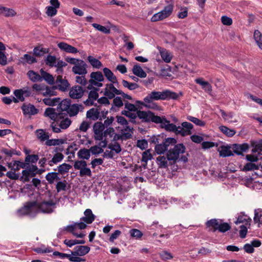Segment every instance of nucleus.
<instances>
[{
    "instance_id": "1",
    "label": "nucleus",
    "mask_w": 262,
    "mask_h": 262,
    "mask_svg": "<svg viewBox=\"0 0 262 262\" xmlns=\"http://www.w3.org/2000/svg\"><path fill=\"white\" fill-rule=\"evenodd\" d=\"M178 98V95L176 93L166 90L162 92L152 91L144 98V100L147 102H149L150 105L153 104L152 109L158 110L159 106L154 102V101L169 99H177Z\"/></svg>"
},
{
    "instance_id": "2",
    "label": "nucleus",
    "mask_w": 262,
    "mask_h": 262,
    "mask_svg": "<svg viewBox=\"0 0 262 262\" xmlns=\"http://www.w3.org/2000/svg\"><path fill=\"white\" fill-rule=\"evenodd\" d=\"M206 225L209 231L215 232L217 230L220 232L224 233L231 229L230 225L219 219H211L208 221Z\"/></svg>"
},
{
    "instance_id": "3",
    "label": "nucleus",
    "mask_w": 262,
    "mask_h": 262,
    "mask_svg": "<svg viewBox=\"0 0 262 262\" xmlns=\"http://www.w3.org/2000/svg\"><path fill=\"white\" fill-rule=\"evenodd\" d=\"M71 123V120L68 117H64L62 114L59 115L58 120L56 122L51 123V127L53 132L59 133L61 132L62 130L67 129Z\"/></svg>"
},
{
    "instance_id": "4",
    "label": "nucleus",
    "mask_w": 262,
    "mask_h": 262,
    "mask_svg": "<svg viewBox=\"0 0 262 262\" xmlns=\"http://www.w3.org/2000/svg\"><path fill=\"white\" fill-rule=\"evenodd\" d=\"M185 151V147L183 144H178L174 147L169 150L166 155L169 159V163H175L179 159L180 154H183Z\"/></svg>"
},
{
    "instance_id": "5",
    "label": "nucleus",
    "mask_w": 262,
    "mask_h": 262,
    "mask_svg": "<svg viewBox=\"0 0 262 262\" xmlns=\"http://www.w3.org/2000/svg\"><path fill=\"white\" fill-rule=\"evenodd\" d=\"M104 80L103 74L101 72H93L90 74V79L89 80L88 90L93 88H99L103 86L102 82Z\"/></svg>"
},
{
    "instance_id": "6",
    "label": "nucleus",
    "mask_w": 262,
    "mask_h": 262,
    "mask_svg": "<svg viewBox=\"0 0 262 262\" xmlns=\"http://www.w3.org/2000/svg\"><path fill=\"white\" fill-rule=\"evenodd\" d=\"M46 65L49 66L50 67H56L57 68L56 72L60 74L63 72L62 68L67 66V64L63 61L60 60L55 56L49 55L45 60Z\"/></svg>"
},
{
    "instance_id": "7",
    "label": "nucleus",
    "mask_w": 262,
    "mask_h": 262,
    "mask_svg": "<svg viewBox=\"0 0 262 262\" xmlns=\"http://www.w3.org/2000/svg\"><path fill=\"white\" fill-rule=\"evenodd\" d=\"M173 10V6L169 4L165 6L161 11L155 14L151 18L152 22H156L164 20L172 14Z\"/></svg>"
},
{
    "instance_id": "8",
    "label": "nucleus",
    "mask_w": 262,
    "mask_h": 262,
    "mask_svg": "<svg viewBox=\"0 0 262 262\" xmlns=\"http://www.w3.org/2000/svg\"><path fill=\"white\" fill-rule=\"evenodd\" d=\"M74 168L75 170H79V176L81 177L92 176L91 170L87 167L86 162L84 160L75 161Z\"/></svg>"
},
{
    "instance_id": "9",
    "label": "nucleus",
    "mask_w": 262,
    "mask_h": 262,
    "mask_svg": "<svg viewBox=\"0 0 262 262\" xmlns=\"http://www.w3.org/2000/svg\"><path fill=\"white\" fill-rule=\"evenodd\" d=\"M137 116L142 122L148 123L152 122H158L160 118L158 116H156L155 114L150 111H144L139 110L137 111Z\"/></svg>"
},
{
    "instance_id": "10",
    "label": "nucleus",
    "mask_w": 262,
    "mask_h": 262,
    "mask_svg": "<svg viewBox=\"0 0 262 262\" xmlns=\"http://www.w3.org/2000/svg\"><path fill=\"white\" fill-rule=\"evenodd\" d=\"M37 212L44 213H50L52 212L55 208V203L53 201H44L41 203H37Z\"/></svg>"
},
{
    "instance_id": "11",
    "label": "nucleus",
    "mask_w": 262,
    "mask_h": 262,
    "mask_svg": "<svg viewBox=\"0 0 262 262\" xmlns=\"http://www.w3.org/2000/svg\"><path fill=\"white\" fill-rule=\"evenodd\" d=\"M104 125L101 122H97L93 126L94 138L95 140L103 141L104 139Z\"/></svg>"
},
{
    "instance_id": "12",
    "label": "nucleus",
    "mask_w": 262,
    "mask_h": 262,
    "mask_svg": "<svg viewBox=\"0 0 262 262\" xmlns=\"http://www.w3.org/2000/svg\"><path fill=\"white\" fill-rule=\"evenodd\" d=\"M114 84L113 83L106 84L103 92V95L110 99L114 98L116 95L122 94V91L116 89Z\"/></svg>"
},
{
    "instance_id": "13",
    "label": "nucleus",
    "mask_w": 262,
    "mask_h": 262,
    "mask_svg": "<svg viewBox=\"0 0 262 262\" xmlns=\"http://www.w3.org/2000/svg\"><path fill=\"white\" fill-rule=\"evenodd\" d=\"M181 125L182 126H177L176 134L180 135L183 137L192 134V129L193 126L191 123L188 122H183Z\"/></svg>"
},
{
    "instance_id": "14",
    "label": "nucleus",
    "mask_w": 262,
    "mask_h": 262,
    "mask_svg": "<svg viewBox=\"0 0 262 262\" xmlns=\"http://www.w3.org/2000/svg\"><path fill=\"white\" fill-rule=\"evenodd\" d=\"M87 64L82 60H80L76 65L74 66L72 69V72L75 74L85 75L87 73Z\"/></svg>"
},
{
    "instance_id": "15",
    "label": "nucleus",
    "mask_w": 262,
    "mask_h": 262,
    "mask_svg": "<svg viewBox=\"0 0 262 262\" xmlns=\"http://www.w3.org/2000/svg\"><path fill=\"white\" fill-rule=\"evenodd\" d=\"M90 90V91L88 95V98L83 102L85 105L88 106L93 105L94 102L98 99L99 97L98 88H93L92 89Z\"/></svg>"
},
{
    "instance_id": "16",
    "label": "nucleus",
    "mask_w": 262,
    "mask_h": 262,
    "mask_svg": "<svg viewBox=\"0 0 262 262\" xmlns=\"http://www.w3.org/2000/svg\"><path fill=\"white\" fill-rule=\"evenodd\" d=\"M158 118H160L159 121L155 122V123H160L162 128H164L167 131L173 132L176 133L177 129V126L176 125L170 123V121L167 120L164 117L162 118L158 116Z\"/></svg>"
},
{
    "instance_id": "17",
    "label": "nucleus",
    "mask_w": 262,
    "mask_h": 262,
    "mask_svg": "<svg viewBox=\"0 0 262 262\" xmlns=\"http://www.w3.org/2000/svg\"><path fill=\"white\" fill-rule=\"evenodd\" d=\"M84 93V90L83 88L79 85H75L70 89L69 96L72 99H78L83 96Z\"/></svg>"
},
{
    "instance_id": "18",
    "label": "nucleus",
    "mask_w": 262,
    "mask_h": 262,
    "mask_svg": "<svg viewBox=\"0 0 262 262\" xmlns=\"http://www.w3.org/2000/svg\"><path fill=\"white\" fill-rule=\"evenodd\" d=\"M37 206H36V202H33L27 203L21 208V211L24 214L33 216L37 213Z\"/></svg>"
},
{
    "instance_id": "19",
    "label": "nucleus",
    "mask_w": 262,
    "mask_h": 262,
    "mask_svg": "<svg viewBox=\"0 0 262 262\" xmlns=\"http://www.w3.org/2000/svg\"><path fill=\"white\" fill-rule=\"evenodd\" d=\"M55 84L56 86H55V87L62 92L66 91L70 86V84L68 80L63 78L60 75L57 77L55 80Z\"/></svg>"
},
{
    "instance_id": "20",
    "label": "nucleus",
    "mask_w": 262,
    "mask_h": 262,
    "mask_svg": "<svg viewBox=\"0 0 262 262\" xmlns=\"http://www.w3.org/2000/svg\"><path fill=\"white\" fill-rule=\"evenodd\" d=\"M21 109L25 115H35L38 113V110L30 103L23 104Z\"/></svg>"
},
{
    "instance_id": "21",
    "label": "nucleus",
    "mask_w": 262,
    "mask_h": 262,
    "mask_svg": "<svg viewBox=\"0 0 262 262\" xmlns=\"http://www.w3.org/2000/svg\"><path fill=\"white\" fill-rule=\"evenodd\" d=\"M249 148V146L247 143L234 144L232 146V152L238 155H243V153L247 151Z\"/></svg>"
},
{
    "instance_id": "22",
    "label": "nucleus",
    "mask_w": 262,
    "mask_h": 262,
    "mask_svg": "<svg viewBox=\"0 0 262 262\" xmlns=\"http://www.w3.org/2000/svg\"><path fill=\"white\" fill-rule=\"evenodd\" d=\"M83 106L80 104H71L67 113L70 117H75L77 115L79 112L83 111Z\"/></svg>"
},
{
    "instance_id": "23",
    "label": "nucleus",
    "mask_w": 262,
    "mask_h": 262,
    "mask_svg": "<svg viewBox=\"0 0 262 262\" xmlns=\"http://www.w3.org/2000/svg\"><path fill=\"white\" fill-rule=\"evenodd\" d=\"M90 251V248L87 246H77L74 248L72 255L82 256L88 254Z\"/></svg>"
},
{
    "instance_id": "24",
    "label": "nucleus",
    "mask_w": 262,
    "mask_h": 262,
    "mask_svg": "<svg viewBox=\"0 0 262 262\" xmlns=\"http://www.w3.org/2000/svg\"><path fill=\"white\" fill-rule=\"evenodd\" d=\"M57 46L61 50L67 53L76 54L78 52L77 48L64 42L58 43Z\"/></svg>"
},
{
    "instance_id": "25",
    "label": "nucleus",
    "mask_w": 262,
    "mask_h": 262,
    "mask_svg": "<svg viewBox=\"0 0 262 262\" xmlns=\"http://www.w3.org/2000/svg\"><path fill=\"white\" fill-rule=\"evenodd\" d=\"M107 144V141L104 139L99 143V146L95 145L92 146L90 148V151L93 155H98L103 152L102 148L105 147Z\"/></svg>"
},
{
    "instance_id": "26",
    "label": "nucleus",
    "mask_w": 262,
    "mask_h": 262,
    "mask_svg": "<svg viewBox=\"0 0 262 262\" xmlns=\"http://www.w3.org/2000/svg\"><path fill=\"white\" fill-rule=\"evenodd\" d=\"M195 82L200 84L202 88L207 93H211L212 91V88L211 84L207 81H205L203 78L200 77L195 79Z\"/></svg>"
},
{
    "instance_id": "27",
    "label": "nucleus",
    "mask_w": 262,
    "mask_h": 262,
    "mask_svg": "<svg viewBox=\"0 0 262 262\" xmlns=\"http://www.w3.org/2000/svg\"><path fill=\"white\" fill-rule=\"evenodd\" d=\"M232 147L229 145H223L221 146L218 148V151L219 152L220 156L222 157H229L233 156L232 150H231Z\"/></svg>"
},
{
    "instance_id": "28",
    "label": "nucleus",
    "mask_w": 262,
    "mask_h": 262,
    "mask_svg": "<svg viewBox=\"0 0 262 262\" xmlns=\"http://www.w3.org/2000/svg\"><path fill=\"white\" fill-rule=\"evenodd\" d=\"M84 216L81 218V220L86 224H91L95 220V216L90 209H86L84 212Z\"/></svg>"
},
{
    "instance_id": "29",
    "label": "nucleus",
    "mask_w": 262,
    "mask_h": 262,
    "mask_svg": "<svg viewBox=\"0 0 262 262\" xmlns=\"http://www.w3.org/2000/svg\"><path fill=\"white\" fill-rule=\"evenodd\" d=\"M103 72L104 76L109 81L114 84L118 83L116 76L109 69L104 68L103 69Z\"/></svg>"
},
{
    "instance_id": "30",
    "label": "nucleus",
    "mask_w": 262,
    "mask_h": 262,
    "mask_svg": "<svg viewBox=\"0 0 262 262\" xmlns=\"http://www.w3.org/2000/svg\"><path fill=\"white\" fill-rule=\"evenodd\" d=\"M169 159L168 156H159L156 159L157 164L159 168H166L168 166Z\"/></svg>"
},
{
    "instance_id": "31",
    "label": "nucleus",
    "mask_w": 262,
    "mask_h": 262,
    "mask_svg": "<svg viewBox=\"0 0 262 262\" xmlns=\"http://www.w3.org/2000/svg\"><path fill=\"white\" fill-rule=\"evenodd\" d=\"M152 141L155 144H156L155 147V150L157 154H163L167 150V148L163 142L162 143H159L157 138L154 139Z\"/></svg>"
},
{
    "instance_id": "32",
    "label": "nucleus",
    "mask_w": 262,
    "mask_h": 262,
    "mask_svg": "<svg viewBox=\"0 0 262 262\" xmlns=\"http://www.w3.org/2000/svg\"><path fill=\"white\" fill-rule=\"evenodd\" d=\"M64 156L62 153L57 152L54 155L52 159L48 162V164L50 166H52L53 165L61 162Z\"/></svg>"
},
{
    "instance_id": "33",
    "label": "nucleus",
    "mask_w": 262,
    "mask_h": 262,
    "mask_svg": "<svg viewBox=\"0 0 262 262\" xmlns=\"http://www.w3.org/2000/svg\"><path fill=\"white\" fill-rule=\"evenodd\" d=\"M221 115L223 119L228 122H237L236 119L233 120L234 114L233 112H229L228 113H226L224 110H220Z\"/></svg>"
},
{
    "instance_id": "34",
    "label": "nucleus",
    "mask_w": 262,
    "mask_h": 262,
    "mask_svg": "<svg viewBox=\"0 0 262 262\" xmlns=\"http://www.w3.org/2000/svg\"><path fill=\"white\" fill-rule=\"evenodd\" d=\"M71 105V100L69 99H65L59 101L58 103V108L60 111H66L67 112Z\"/></svg>"
},
{
    "instance_id": "35",
    "label": "nucleus",
    "mask_w": 262,
    "mask_h": 262,
    "mask_svg": "<svg viewBox=\"0 0 262 262\" xmlns=\"http://www.w3.org/2000/svg\"><path fill=\"white\" fill-rule=\"evenodd\" d=\"M159 51L162 59L165 62L169 63L171 61L172 59V56L167 50L160 48Z\"/></svg>"
},
{
    "instance_id": "36",
    "label": "nucleus",
    "mask_w": 262,
    "mask_h": 262,
    "mask_svg": "<svg viewBox=\"0 0 262 262\" xmlns=\"http://www.w3.org/2000/svg\"><path fill=\"white\" fill-rule=\"evenodd\" d=\"M100 112L97 108H92L86 112V117L93 120H96L99 117Z\"/></svg>"
},
{
    "instance_id": "37",
    "label": "nucleus",
    "mask_w": 262,
    "mask_h": 262,
    "mask_svg": "<svg viewBox=\"0 0 262 262\" xmlns=\"http://www.w3.org/2000/svg\"><path fill=\"white\" fill-rule=\"evenodd\" d=\"M20 61L23 64H25L27 63L32 64L33 63L36 62L37 60L36 58L33 56L29 54H26L24 55L23 57H21Z\"/></svg>"
},
{
    "instance_id": "38",
    "label": "nucleus",
    "mask_w": 262,
    "mask_h": 262,
    "mask_svg": "<svg viewBox=\"0 0 262 262\" xmlns=\"http://www.w3.org/2000/svg\"><path fill=\"white\" fill-rule=\"evenodd\" d=\"M86 223L85 222L75 223L73 225L68 226L66 227V230L68 231H72L75 230L76 229H84L86 227Z\"/></svg>"
},
{
    "instance_id": "39",
    "label": "nucleus",
    "mask_w": 262,
    "mask_h": 262,
    "mask_svg": "<svg viewBox=\"0 0 262 262\" xmlns=\"http://www.w3.org/2000/svg\"><path fill=\"white\" fill-rule=\"evenodd\" d=\"M133 73L141 78H145L146 77V73L139 65H135L133 68Z\"/></svg>"
},
{
    "instance_id": "40",
    "label": "nucleus",
    "mask_w": 262,
    "mask_h": 262,
    "mask_svg": "<svg viewBox=\"0 0 262 262\" xmlns=\"http://www.w3.org/2000/svg\"><path fill=\"white\" fill-rule=\"evenodd\" d=\"M46 179L48 182L50 184H53L55 181L60 180V178L58 177V173L55 172L48 173L46 176Z\"/></svg>"
},
{
    "instance_id": "41",
    "label": "nucleus",
    "mask_w": 262,
    "mask_h": 262,
    "mask_svg": "<svg viewBox=\"0 0 262 262\" xmlns=\"http://www.w3.org/2000/svg\"><path fill=\"white\" fill-rule=\"evenodd\" d=\"M78 149V146L75 143H72L70 146L68 147L66 150V154L67 155H72V157H74L75 151ZM71 158V156L68 157V158Z\"/></svg>"
},
{
    "instance_id": "42",
    "label": "nucleus",
    "mask_w": 262,
    "mask_h": 262,
    "mask_svg": "<svg viewBox=\"0 0 262 262\" xmlns=\"http://www.w3.org/2000/svg\"><path fill=\"white\" fill-rule=\"evenodd\" d=\"M66 142V140L63 139H48L46 142L47 146H55L63 144Z\"/></svg>"
},
{
    "instance_id": "43",
    "label": "nucleus",
    "mask_w": 262,
    "mask_h": 262,
    "mask_svg": "<svg viewBox=\"0 0 262 262\" xmlns=\"http://www.w3.org/2000/svg\"><path fill=\"white\" fill-rule=\"evenodd\" d=\"M40 74L42 79H45L49 84H52L54 83V78L52 75L44 71L42 69L40 70Z\"/></svg>"
},
{
    "instance_id": "44",
    "label": "nucleus",
    "mask_w": 262,
    "mask_h": 262,
    "mask_svg": "<svg viewBox=\"0 0 262 262\" xmlns=\"http://www.w3.org/2000/svg\"><path fill=\"white\" fill-rule=\"evenodd\" d=\"M117 121L118 123H119L120 124L124 126L125 130L126 131H129V132L132 131L133 127L128 126V123L127 121L126 120V119L124 117H123L122 116H117Z\"/></svg>"
},
{
    "instance_id": "45",
    "label": "nucleus",
    "mask_w": 262,
    "mask_h": 262,
    "mask_svg": "<svg viewBox=\"0 0 262 262\" xmlns=\"http://www.w3.org/2000/svg\"><path fill=\"white\" fill-rule=\"evenodd\" d=\"M36 135L37 138L40 141H45L49 138V135L48 133L45 132L43 129H39L36 130Z\"/></svg>"
},
{
    "instance_id": "46",
    "label": "nucleus",
    "mask_w": 262,
    "mask_h": 262,
    "mask_svg": "<svg viewBox=\"0 0 262 262\" xmlns=\"http://www.w3.org/2000/svg\"><path fill=\"white\" fill-rule=\"evenodd\" d=\"M88 60L94 68L100 69L102 67V63L98 59L92 56H89L88 57Z\"/></svg>"
},
{
    "instance_id": "47",
    "label": "nucleus",
    "mask_w": 262,
    "mask_h": 262,
    "mask_svg": "<svg viewBox=\"0 0 262 262\" xmlns=\"http://www.w3.org/2000/svg\"><path fill=\"white\" fill-rule=\"evenodd\" d=\"M44 115L46 117L50 118L53 120H55V119L57 118V113L55 112V109L52 107H48L46 108L44 113Z\"/></svg>"
},
{
    "instance_id": "48",
    "label": "nucleus",
    "mask_w": 262,
    "mask_h": 262,
    "mask_svg": "<svg viewBox=\"0 0 262 262\" xmlns=\"http://www.w3.org/2000/svg\"><path fill=\"white\" fill-rule=\"evenodd\" d=\"M29 79L33 82L40 81L42 80L41 75L33 71L30 70L27 73Z\"/></svg>"
},
{
    "instance_id": "49",
    "label": "nucleus",
    "mask_w": 262,
    "mask_h": 262,
    "mask_svg": "<svg viewBox=\"0 0 262 262\" xmlns=\"http://www.w3.org/2000/svg\"><path fill=\"white\" fill-rule=\"evenodd\" d=\"M90 150L86 148H82L80 149L78 153L77 156L80 159L88 160L90 157Z\"/></svg>"
},
{
    "instance_id": "50",
    "label": "nucleus",
    "mask_w": 262,
    "mask_h": 262,
    "mask_svg": "<svg viewBox=\"0 0 262 262\" xmlns=\"http://www.w3.org/2000/svg\"><path fill=\"white\" fill-rule=\"evenodd\" d=\"M220 130L228 137H232L235 133L236 131L234 129H230L226 126L222 125L219 127Z\"/></svg>"
},
{
    "instance_id": "51",
    "label": "nucleus",
    "mask_w": 262,
    "mask_h": 262,
    "mask_svg": "<svg viewBox=\"0 0 262 262\" xmlns=\"http://www.w3.org/2000/svg\"><path fill=\"white\" fill-rule=\"evenodd\" d=\"M60 99L59 98H44L42 100L43 102L47 105L49 106H55L60 101Z\"/></svg>"
},
{
    "instance_id": "52",
    "label": "nucleus",
    "mask_w": 262,
    "mask_h": 262,
    "mask_svg": "<svg viewBox=\"0 0 262 262\" xmlns=\"http://www.w3.org/2000/svg\"><path fill=\"white\" fill-rule=\"evenodd\" d=\"M72 168V166L69 164L63 163L58 166V173L63 174L68 172Z\"/></svg>"
},
{
    "instance_id": "53",
    "label": "nucleus",
    "mask_w": 262,
    "mask_h": 262,
    "mask_svg": "<svg viewBox=\"0 0 262 262\" xmlns=\"http://www.w3.org/2000/svg\"><path fill=\"white\" fill-rule=\"evenodd\" d=\"M16 14V13L13 9L3 7L1 14L6 17H11L15 16Z\"/></svg>"
},
{
    "instance_id": "54",
    "label": "nucleus",
    "mask_w": 262,
    "mask_h": 262,
    "mask_svg": "<svg viewBox=\"0 0 262 262\" xmlns=\"http://www.w3.org/2000/svg\"><path fill=\"white\" fill-rule=\"evenodd\" d=\"M254 38L258 47L262 50V34L259 31H255L254 33Z\"/></svg>"
},
{
    "instance_id": "55",
    "label": "nucleus",
    "mask_w": 262,
    "mask_h": 262,
    "mask_svg": "<svg viewBox=\"0 0 262 262\" xmlns=\"http://www.w3.org/2000/svg\"><path fill=\"white\" fill-rule=\"evenodd\" d=\"M49 50L47 48L35 47L33 49V54L36 56H41L45 54L48 53Z\"/></svg>"
},
{
    "instance_id": "56",
    "label": "nucleus",
    "mask_w": 262,
    "mask_h": 262,
    "mask_svg": "<svg viewBox=\"0 0 262 262\" xmlns=\"http://www.w3.org/2000/svg\"><path fill=\"white\" fill-rule=\"evenodd\" d=\"M121 114L130 119V121L133 123L136 122V119L137 116V112L136 113H132V112H129L126 110L122 111Z\"/></svg>"
},
{
    "instance_id": "57",
    "label": "nucleus",
    "mask_w": 262,
    "mask_h": 262,
    "mask_svg": "<svg viewBox=\"0 0 262 262\" xmlns=\"http://www.w3.org/2000/svg\"><path fill=\"white\" fill-rule=\"evenodd\" d=\"M92 26L95 28L96 30L104 33V34H109L111 32L110 29L108 27H106L98 24L94 23L92 24Z\"/></svg>"
},
{
    "instance_id": "58",
    "label": "nucleus",
    "mask_w": 262,
    "mask_h": 262,
    "mask_svg": "<svg viewBox=\"0 0 262 262\" xmlns=\"http://www.w3.org/2000/svg\"><path fill=\"white\" fill-rule=\"evenodd\" d=\"M187 120L193 122L196 125H198L200 126H204L205 125V123L204 121H203L197 118H195L194 117L188 116H187Z\"/></svg>"
},
{
    "instance_id": "59",
    "label": "nucleus",
    "mask_w": 262,
    "mask_h": 262,
    "mask_svg": "<svg viewBox=\"0 0 262 262\" xmlns=\"http://www.w3.org/2000/svg\"><path fill=\"white\" fill-rule=\"evenodd\" d=\"M122 83L124 87L127 88L130 90H135L139 87L138 84L136 83H130L125 80H123Z\"/></svg>"
},
{
    "instance_id": "60",
    "label": "nucleus",
    "mask_w": 262,
    "mask_h": 262,
    "mask_svg": "<svg viewBox=\"0 0 262 262\" xmlns=\"http://www.w3.org/2000/svg\"><path fill=\"white\" fill-rule=\"evenodd\" d=\"M152 156L150 153V149L145 150L142 153V161L147 164L149 160H151Z\"/></svg>"
},
{
    "instance_id": "61",
    "label": "nucleus",
    "mask_w": 262,
    "mask_h": 262,
    "mask_svg": "<svg viewBox=\"0 0 262 262\" xmlns=\"http://www.w3.org/2000/svg\"><path fill=\"white\" fill-rule=\"evenodd\" d=\"M56 87H46L45 91L42 93L43 96H55L56 95V92L55 90Z\"/></svg>"
},
{
    "instance_id": "62",
    "label": "nucleus",
    "mask_w": 262,
    "mask_h": 262,
    "mask_svg": "<svg viewBox=\"0 0 262 262\" xmlns=\"http://www.w3.org/2000/svg\"><path fill=\"white\" fill-rule=\"evenodd\" d=\"M251 145L254 148L252 150L253 152L262 151V140L259 141H251Z\"/></svg>"
},
{
    "instance_id": "63",
    "label": "nucleus",
    "mask_w": 262,
    "mask_h": 262,
    "mask_svg": "<svg viewBox=\"0 0 262 262\" xmlns=\"http://www.w3.org/2000/svg\"><path fill=\"white\" fill-rule=\"evenodd\" d=\"M136 104L137 106H138V107L140 109L143 108V106H144L149 109H152V107H153V104L150 105L149 102H147L144 100L143 101L137 100L136 101Z\"/></svg>"
},
{
    "instance_id": "64",
    "label": "nucleus",
    "mask_w": 262,
    "mask_h": 262,
    "mask_svg": "<svg viewBox=\"0 0 262 262\" xmlns=\"http://www.w3.org/2000/svg\"><path fill=\"white\" fill-rule=\"evenodd\" d=\"M130 236L136 239L140 238L143 236V233L139 230L133 229L129 231Z\"/></svg>"
}]
</instances>
